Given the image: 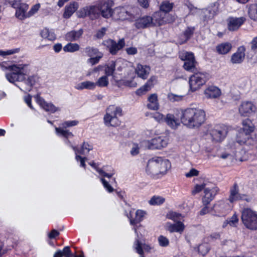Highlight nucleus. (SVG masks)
<instances>
[{
    "label": "nucleus",
    "mask_w": 257,
    "mask_h": 257,
    "mask_svg": "<svg viewBox=\"0 0 257 257\" xmlns=\"http://www.w3.org/2000/svg\"><path fill=\"white\" fill-rule=\"evenodd\" d=\"M182 123L189 128H198L206 120L205 111L197 107H188L181 110Z\"/></svg>",
    "instance_id": "nucleus-1"
},
{
    "label": "nucleus",
    "mask_w": 257,
    "mask_h": 257,
    "mask_svg": "<svg viewBox=\"0 0 257 257\" xmlns=\"http://www.w3.org/2000/svg\"><path fill=\"white\" fill-rule=\"evenodd\" d=\"M171 167L168 160L157 157L148 161L146 172L153 177L158 178L166 174Z\"/></svg>",
    "instance_id": "nucleus-2"
},
{
    "label": "nucleus",
    "mask_w": 257,
    "mask_h": 257,
    "mask_svg": "<svg viewBox=\"0 0 257 257\" xmlns=\"http://www.w3.org/2000/svg\"><path fill=\"white\" fill-rule=\"evenodd\" d=\"M208 75L206 72H197L189 78V92H194L199 90L208 80Z\"/></svg>",
    "instance_id": "nucleus-3"
},
{
    "label": "nucleus",
    "mask_w": 257,
    "mask_h": 257,
    "mask_svg": "<svg viewBox=\"0 0 257 257\" xmlns=\"http://www.w3.org/2000/svg\"><path fill=\"white\" fill-rule=\"evenodd\" d=\"M135 9L130 6H119L113 9L112 19L132 21L135 18Z\"/></svg>",
    "instance_id": "nucleus-4"
},
{
    "label": "nucleus",
    "mask_w": 257,
    "mask_h": 257,
    "mask_svg": "<svg viewBox=\"0 0 257 257\" xmlns=\"http://www.w3.org/2000/svg\"><path fill=\"white\" fill-rule=\"evenodd\" d=\"M241 219L242 224L248 229L257 230V211L249 208H243L241 211Z\"/></svg>",
    "instance_id": "nucleus-5"
},
{
    "label": "nucleus",
    "mask_w": 257,
    "mask_h": 257,
    "mask_svg": "<svg viewBox=\"0 0 257 257\" xmlns=\"http://www.w3.org/2000/svg\"><path fill=\"white\" fill-rule=\"evenodd\" d=\"M144 229V227L142 224H139V226L135 227L133 229L135 231L136 237L134 242L133 247L136 251L141 255V257H144V251L147 252H151L154 249V246L147 243L143 244L141 242L140 239L142 236V234L140 232V229Z\"/></svg>",
    "instance_id": "nucleus-6"
},
{
    "label": "nucleus",
    "mask_w": 257,
    "mask_h": 257,
    "mask_svg": "<svg viewBox=\"0 0 257 257\" xmlns=\"http://www.w3.org/2000/svg\"><path fill=\"white\" fill-rule=\"evenodd\" d=\"M121 115L122 110L120 108L114 105L109 106L103 117L105 124L108 126L118 125L120 121L117 117Z\"/></svg>",
    "instance_id": "nucleus-7"
},
{
    "label": "nucleus",
    "mask_w": 257,
    "mask_h": 257,
    "mask_svg": "<svg viewBox=\"0 0 257 257\" xmlns=\"http://www.w3.org/2000/svg\"><path fill=\"white\" fill-rule=\"evenodd\" d=\"M169 138L167 136H160L142 142V145L150 150H160L167 146Z\"/></svg>",
    "instance_id": "nucleus-8"
},
{
    "label": "nucleus",
    "mask_w": 257,
    "mask_h": 257,
    "mask_svg": "<svg viewBox=\"0 0 257 257\" xmlns=\"http://www.w3.org/2000/svg\"><path fill=\"white\" fill-rule=\"evenodd\" d=\"M14 60L3 61L0 63V67L4 71L8 70L10 72L7 73L6 77L7 80L14 85H16V64Z\"/></svg>",
    "instance_id": "nucleus-9"
},
{
    "label": "nucleus",
    "mask_w": 257,
    "mask_h": 257,
    "mask_svg": "<svg viewBox=\"0 0 257 257\" xmlns=\"http://www.w3.org/2000/svg\"><path fill=\"white\" fill-rule=\"evenodd\" d=\"M179 57L184 62L183 68L189 72H194L197 64L194 54L192 52L182 51L179 53Z\"/></svg>",
    "instance_id": "nucleus-10"
},
{
    "label": "nucleus",
    "mask_w": 257,
    "mask_h": 257,
    "mask_svg": "<svg viewBox=\"0 0 257 257\" xmlns=\"http://www.w3.org/2000/svg\"><path fill=\"white\" fill-rule=\"evenodd\" d=\"M78 123V121L76 120L65 121L61 124V126L55 127L56 133L58 136L64 137L67 139L72 138L73 134L66 128L77 125Z\"/></svg>",
    "instance_id": "nucleus-11"
},
{
    "label": "nucleus",
    "mask_w": 257,
    "mask_h": 257,
    "mask_svg": "<svg viewBox=\"0 0 257 257\" xmlns=\"http://www.w3.org/2000/svg\"><path fill=\"white\" fill-rule=\"evenodd\" d=\"M238 112L243 116H250L255 115L257 117V104L251 101H243L238 107Z\"/></svg>",
    "instance_id": "nucleus-12"
},
{
    "label": "nucleus",
    "mask_w": 257,
    "mask_h": 257,
    "mask_svg": "<svg viewBox=\"0 0 257 257\" xmlns=\"http://www.w3.org/2000/svg\"><path fill=\"white\" fill-rule=\"evenodd\" d=\"M72 149L75 153V159L78 162L80 161V166L85 168L86 158L80 156L78 154L86 155L87 154L90 150H92V146L88 143L83 142L80 149H78L76 147H72Z\"/></svg>",
    "instance_id": "nucleus-13"
},
{
    "label": "nucleus",
    "mask_w": 257,
    "mask_h": 257,
    "mask_svg": "<svg viewBox=\"0 0 257 257\" xmlns=\"http://www.w3.org/2000/svg\"><path fill=\"white\" fill-rule=\"evenodd\" d=\"M152 19L154 27L170 23L174 21V19L171 15L164 13L161 11L155 13L152 17Z\"/></svg>",
    "instance_id": "nucleus-14"
},
{
    "label": "nucleus",
    "mask_w": 257,
    "mask_h": 257,
    "mask_svg": "<svg viewBox=\"0 0 257 257\" xmlns=\"http://www.w3.org/2000/svg\"><path fill=\"white\" fill-rule=\"evenodd\" d=\"M227 128L224 125H217L210 131V135L214 141L219 142L226 137Z\"/></svg>",
    "instance_id": "nucleus-15"
},
{
    "label": "nucleus",
    "mask_w": 257,
    "mask_h": 257,
    "mask_svg": "<svg viewBox=\"0 0 257 257\" xmlns=\"http://www.w3.org/2000/svg\"><path fill=\"white\" fill-rule=\"evenodd\" d=\"M228 200L231 203L238 200H245L247 202H249L251 200V198L245 194H240L237 185L234 184L230 188Z\"/></svg>",
    "instance_id": "nucleus-16"
},
{
    "label": "nucleus",
    "mask_w": 257,
    "mask_h": 257,
    "mask_svg": "<svg viewBox=\"0 0 257 257\" xmlns=\"http://www.w3.org/2000/svg\"><path fill=\"white\" fill-rule=\"evenodd\" d=\"M246 18L244 17H229L226 20L227 29L229 31H237L245 23Z\"/></svg>",
    "instance_id": "nucleus-17"
},
{
    "label": "nucleus",
    "mask_w": 257,
    "mask_h": 257,
    "mask_svg": "<svg viewBox=\"0 0 257 257\" xmlns=\"http://www.w3.org/2000/svg\"><path fill=\"white\" fill-rule=\"evenodd\" d=\"M103 44L108 49L111 54L114 55L124 46L125 42L123 39L119 40L117 43L112 40L108 39L104 41Z\"/></svg>",
    "instance_id": "nucleus-18"
},
{
    "label": "nucleus",
    "mask_w": 257,
    "mask_h": 257,
    "mask_svg": "<svg viewBox=\"0 0 257 257\" xmlns=\"http://www.w3.org/2000/svg\"><path fill=\"white\" fill-rule=\"evenodd\" d=\"M236 142L240 145L252 146L255 143V140L251 135L241 131H239L236 135Z\"/></svg>",
    "instance_id": "nucleus-19"
},
{
    "label": "nucleus",
    "mask_w": 257,
    "mask_h": 257,
    "mask_svg": "<svg viewBox=\"0 0 257 257\" xmlns=\"http://www.w3.org/2000/svg\"><path fill=\"white\" fill-rule=\"evenodd\" d=\"M152 17L144 16L136 20L134 25L138 29H144L154 27Z\"/></svg>",
    "instance_id": "nucleus-20"
},
{
    "label": "nucleus",
    "mask_w": 257,
    "mask_h": 257,
    "mask_svg": "<svg viewBox=\"0 0 257 257\" xmlns=\"http://www.w3.org/2000/svg\"><path fill=\"white\" fill-rule=\"evenodd\" d=\"M31 72L29 65L19 62L17 64V81H23L28 77Z\"/></svg>",
    "instance_id": "nucleus-21"
},
{
    "label": "nucleus",
    "mask_w": 257,
    "mask_h": 257,
    "mask_svg": "<svg viewBox=\"0 0 257 257\" xmlns=\"http://www.w3.org/2000/svg\"><path fill=\"white\" fill-rule=\"evenodd\" d=\"M165 229L170 233L177 232L181 234L184 231L185 226L184 224L180 221L172 223L167 222L165 225Z\"/></svg>",
    "instance_id": "nucleus-22"
},
{
    "label": "nucleus",
    "mask_w": 257,
    "mask_h": 257,
    "mask_svg": "<svg viewBox=\"0 0 257 257\" xmlns=\"http://www.w3.org/2000/svg\"><path fill=\"white\" fill-rule=\"evenodd\" d=\"M35 98L37 103L46 111L54 113L60 110L58 107L55 106L53 104L47 102L40 95H36Z\"/></svg>",
    "instance_id": "nucleus-23"
},
{
    "label": "nucleus",
    "mask_w": 257,
    "mask_h": 257,
    "mask_svg": "<svg viewBox=\"0 0 257 257\" xmlns=\"http://www.w3.org/2000/svg\"><path fill=\"white\" fill-rule=\"evenodd\" d=\"M146 215V211L141 209L136 211L135 216L132 214V212L130 211V215L128 216L130 219V224L134 226V228L138 226L137 224L144 220Z\"/></svg>",
    "instance_id": "nucleus-24"
},
{
    "label": "nucleus",
    "mask_w": 257,
    "mask_h": 257,
    "mask_svg": "<svg viewBox=\"0 0 257 257\" xmlns=\"http://www.w3.org/2000/svg\"><path fill=\"white\" fill-rule=\"evenodd\" d=\"M112 4L109 2H105L99 5V12L101 15L104 18L112 19L113 9Z\"/></svg>",
    "instance_id": "nucleus-25"
},
{
    "label": "nucleus",
    "mask_w": 257,
    "mask_h": 257,
    "mask_svg": "<svg viewBox=\"0 0 257 257\" xmlns=\"http://www.w3.org/2000/svg\"><path fill=\"white\" fill-rule=\"evenodd\" d=\"M245 48L244 46H240L236 52L233 54L231 57V62L233 64H239L241 63L245 57Z\"/></svg>",
    "instance_id": "nucleus-26"
},
{
    "label": "nucleus",
    "mask_w": 257,
    "mask_h": 257,
    "mask_svg": "<svg viewBox=\"0 0 257 257\" xmlns=\"http://www.w3.org/2000/svg\"><path fill=\"white\" fill-rule=\"evenodd\" d=\"M221 93L220 90L215 86H209L204 90V94L207 99L218 98Z\"/></svg>",
    "instance_id": "nucleus-27"
},
{
    "label": "nucleus",
    "mask_w": 257,
    "mask_h": 257,
    "mask_svg": "<svg viewBox=\"0 0 257 257\" xmlns=\"http://www.w3.org/2000/svg\"><path fill=\"white\" fill-rule=\"evenodd\" d=\"M229 205L227 203L222 201H219L214 206L213 209L215 212L214 215L217 216L224 215L229 210Z\"/></svg>",
    "instance_id": "nucleus-28"
},
{
    "label": "nucleus",
    "mask_w": 257,
    "mask_h": 257,
    "mask_svg": "<svg viewBox=\"0 0 257 257\" xmlns=\"http://www.w3.org/2000/svg\"><path fill=\"white\" fill-rule=\"evenodd\" d=\"M83 30L80 29L78 30H72L67 32L64 36L65 40L69 42H74L78 40L82 36Z\"/></svg>",
    "instance_id": "nucleus-29"
},
{
    "label": "nucleus",
    "mask_w": 257,
    "mask_h": 257,
    "mask_svg": "<svg viewBox=\"0 0 257 257\" xmlns=\"http://www.w3.org/2000/svg\"><path fill=\"white\" fill-rule=\"evenodd\" d=\"M150 71V68L147 65L138 64L135 68V72L139 77L146 79Z\"/></svg>",
    "instance_id": "nucleus-30"
},
{
    "label": "nucleus",
    "mask_w": 257,
    "mask_h": 257,
    "mask_svg": "<svg viewBox=\"0 0 257 257\" xmlns=\"http://www.w3.org/2000/svg\"><path fill=\"white\" fill-rule=\"evenodd\" d=\"M148 103L147 107L153 110H157L159 108V103L157 94L156 93L151 94L148 98Z\"/></svg>",
    "instance_id": "nucleus-31"
},
{
    "label": "nucleus",
    "mask_w": 257,
    "mask_h": 257,
    "mask_svg": "<svg viewBox=\"0 0 257 257\" xmlns=\"http://www.w3.org/2000/svg\"><path fill=\"white\" fill-rule=\"evenodd\" d=\"M165 121L167 125L172 129H176L180 125V121L174 114L168 113L165 118Z\"/></svg>",
    "instance_id": "nucleus-32"
},
{
    "label": "nucleus",
    "mask_w": 257,
    "mask_h": 257,
    "mask_svg": "<svg viewBox=\"0 0 257 257\" xmlns=\"http://www.w3.org/2000/svg\"><path fill=\"white\" fill-rule=\"evenodd\" d=\"M79 5L77 2L70 3L68 6L65 7V12L63 14V17L65 18H69L72 14L78 9Z\"/></svg>",
    "instance_id": "nucleus-33"
},
{
    "label": "nucleus",
    "mask_w": 257,
    "mask_h": 257,
    "mask_svg": "<svg viewBox=\"0 0 257 257\" xmlns=\"http://www.w3.org/2000/svg\"><path fill=\"white\" fill-rule=\"evenodd\" d=\"M242 127L239 130L251 135L254 129L251 121L248 118L245 119L242 121Z\"/></svg>",
    "instance_id": "nucleus-34"
},
{
    "label": "nucleus",
    "mask_w": 257,
    "mask_h": 257,
    "mask_svg": "<svg viewBox=\"0 0 257 257\" xmlns=\"http://www.w3.org/2000/svg\"><path fill=\"white\" fill-rule=\"evenodd\" d=\"M232 48V45L229 42H225L218 45L216 47V51L219 54L224 55L228 53Z\"/></svg>",
    "instance_id": "nucleus-35"
},
{
    "label": "nucleus",
    "mask_w": 257,
    "mask_h": 257,
    "mask_svg": "<svg viewBox=\"0 0 257 257\" xmlns=\"http://www.w3.org/2000/svg\"><path fill=\"white\" fill-rule=\"evenodd\" d=\"M248 17L252 20L257 21V4H251L246 6Z\"/></svg>",
    "instance_id": "nucleus-36"
},
{
    "label": "nucleus",
    "mask_w": 257,
    "mask_h": 257,
    "mask_svg": "<svg viewBox=\"0 0 257 257\" xmlns=\"http://www.w3.org/2000/svg\"><path fill=\"white\" fill-rule=\"evenodd\" d=\"M41 37L49 41H54L56 38V36L53 30L47 28L43 29L41 32Z\"/></svg>",
    "instance_id": "nucleus-37"
},
{
    "label": "nucleus",
    "mask_w": 257,
    "mask_h": 257,
    "mask_svg": "<svg viewBox=\"0 0 257 257\" xmlns=\"http://www.w3.org/2000/svg\"><path fill=\"white\" fill-rule=\"evenodd\" d=\"M165 201V198L162 196L154 195L149 200L148 203L152 206H159L163 204Z\"/></svg>",
    "instance_id": "nucleus-38"
},
{
    "label": "nucleus",
    "mask_w": 257,
    "mask_h": 257,
    "mask_svg": "<svg viewBox=\"0 0 257 257\" xmlns=\"http://www.w3.org/2000/svg\"><path fill=\"white\" fill-rule=\"evenodd\" d=\"M28 9V5L25 3L17 4V18L23 20L26 18H22L20 15L23 14H27V11Z\"/></svg>",
    "instance_id": "nucleus-39"
},
{
    "label": "nucleus",
    "mask_w": 257,
    "mask_h": 257,
    "mask_svg": "<svg viewBox=\"0 0 257 257\" xmlns=\"http://www.w3.org/2000/svg\"><path fill=\"white\" fill-rule=\"evenodd\" d=\"M204 195L202 198L204 205H208L213 199L214 195L212 194L211 190L208 188L204 189Z\"/></svg>",
    "instance_id": "nucleus-40"
},
{
    "label": "nucleus",
    "mask_w": 257,
    "mask_h": 257,
    "mask_svg": "<svg viewBox=\"0 0 257 257\" xmlns=\"http://www.w3.org/2000/svg\"><path fill=\"white\" fill-rule=\"evenodd\" d=\"M238 222V218L237 214L234 213L231 217L229 219L226 220L222 224V227L225 228L227 225H229L232 227H235Z\"/></svg>",
    "instance_id": "nucleus-41"
},
{
    "label": "nucleus",
    "mask_w": 257,
    "mask_h": 257,
    "mask_svg": "<svg viewBox=\"0 0 257 257\" xmlns=\"http://www.w3.org/2000/svg\"><path fill=\"white\" fill-rule=\"evenodd\" d=\"M65 52L74 53L80 49V46L77 43H69L63 48Z\"/></svg>",
    "instance_id": "nucleus-42"
},
{
    "label": "nucleus",
    "mask_w": 257,
    "mask_h": 257,
    "mask_svg": "<svg viewBox=\"0 0 257 257\" xmlns=\"http://www.w3.org/2000/svg\"><path fill=\"white\" fill-rule=\"evenodd\" d=\"M174 6L173 3H170L168 1H164L162 3L160 7V11L164 13L169 14V13L172 10Z\"/></svg>",
    "instance_id": "nucleus-43"
},
{
    "label": "nucleus",
    "mask_w": 257,
    "mask_h": 257,
    "mask_svg": "<svg viewBox=\"0 0 257 257\" xmlns=\"http://www.w3.org/2000/svg\"><path fill=\"white\" fill-rule=\"evenodd\" d=\"M96 86L99 87H106L109 84L108 76L103 75L99 77L95 82Z\"/></svg>",
    "instance_id": "nucleus-44"
},
{
    "label": "nucleus",
    "mask_w": 257,
    "mask_h": 257,
    "mask_svg": "<svg viewBox=\"0 0 257 257\" xmlns=\"http://www.w3.org/2000/svg\"><path fill=\"white\" fill-rule=\"evenodd\" d=\"M84 51L86 55L89 58L98 55L99 54H102L97 49L91 47H86Z\"/></svg>",
    "instance_id": "nucleus-45"
},
{
    "label": "nucleus",
    "mask_w": 257,
    "mask_h": 257,
    "mask_svg": "<svg viewBox=\"0 0 257 257\" xmlns=\"http://www.w3.org/2000/svg\"><path fill=\"white\" fill-rule=\"evenodd\" d=\"M28 79L24 80L25 83L28 85V88H26L25 91H30V87L34 85L35 83L38 80L37 76L33 75L27 77Z\"/></svg>",
    "instance_id": "nucleus-46"
},
{
    "label": "nucleus",
    "mask_w": 257,
    "mask_h": 257,
    "mask_svg": "<svg viewBox=\"0 0 257 257\" xmlns=\"http://www.w3.org/2000/svg\"><path fill=\"white\" fill-rule=\"evenodd\" d=\"M115 65L114 62H111L106 65L104 69L105 75L108 77L112 75L115 70Z\"/></svg>",
    "instance_id": "nucleus-47"
},
{
    "label": "nucleus",
    "mask_w": 257,
    "mask_h": 257,
    "mask_svg": "<svg viewBox=\"0 0 257 257\" xmlns=\"http://www.w3.org/2000/svg\"><path fill=\"white\" fill-rule=\"evenodd\" d=\"M40 8V4H36L31 8V10L27 13V14H23L21 15L20 16L22 17V18H29L36 14Z\"/></svg>",
    "instance_id": "nucleus-48"
},
{
    "label": "nucleus",
    "mask_w": 257,
    "mask_h": 257,
    "mask_svg": "<svg viewBox=\"0 0 257 257\" xmlns=\"http://www.w3.org/2000/svg\"><path fill=\"white\" fill-rule=\"evenodd\" d=\"M184 96V95H177L173 93H169L167 95V98L171 102H174L182 100Z\"/></svg>",
    "instance_id": "nucleus-49"
},
{
    "label": "nucleus",
    "mask_w": 257,
    "mask_h": 257,
    "mask_svg": "<svg viewBox=\"0 0 257 257\" xmlns=\"http://www.w3.org/2000/svg\"><path fill=\"white\" fill-rule=\"evenodd\" d=\"M167 217L175 222H177L178 220L181 219L183 216L180 213L176 212H170L167 214Z\"/></svg>",
    "instance_id": "nucleus-50"
},
{
    "label": "nucleus",
    "mask_w": 257,
    "mask_h": 257,
    "mask_svg": "<svg viewBox=\"0 0 257 257\" xmlns=\"http://www.w3.org/2000/svg\"><path fill=\"white\" fill-rule=\"evenodd\" d=\"M194 30V29L193 28H188L186 29L183 33V37L184 38L181 43H183L186 42L192 35Z\"/></svg>",
    "instance_id": "nucleus-51"
},
{
    "label": "nucleus",
    "mask_w": 257,
    "mask_h": 257,
    "mask_svg": "<svg viewBox=\"0 0 257 257\" xmlns=\"http://www.w3.org/2000/svg\"><path fill=\"white\" fill-rule=\"evenodd\" d=\"M89 16L95 18L98 15L99 11V6L96 7L95 6H88Z\"/></svg>",
    "instance_id": "nucleus-52"
},
{
    "label": "nucleus",
    "mask_w": 257,
    "mask_h": 257,
    "mask_svg": "<svg viewBox=\"0 0 257 257\" xmlns=\"http://www.w3.org/2000/svg\"><path fill=\"white\" fill-rule=\"evenodd\" d=\"M102 56V54H99L98 55L90 57L87 59V63L90 64L91 66L94 65L99 62Z\"/></svg>",
    "instance_id": "nucleus-53"
},
{
    "label": "nucleus",
    "mask_w": 257,
    "mask_h": 257,
    "mask_svg": "<svg viewBox=\"0 0 257 257\" xmlns=\"http://www.w3.org/2000/svg\"><path fill=\"white\" fill-rule=\"evenodd\" d=\"M158 241L160 246L162 247L168 246L169 244V239L164 235H160L158 237Z\"/></svg>",
    "instance_id": "nucleus-54"
},
{
    "label": "nucleus",
    "mask_w": 257,
    "mask_h": 257,
    "mask_svg": "<svg viewBox=\"0 0 257 257\" xmlns=\"http://www.w3.org/2000/svg\"><path fill=\"white\" fill-rule=\"evenodd\" d=\"M151 89V88L148 85V84L146 83L141 87L137 89L136 91V93L138 95H142L145 94Z\"/></svg>",
    "instance_id": "nucleus-55"
},
{
    "label": "nucleus",
    "mask_w": 257,
    "mask_h": 257,
    "mask_svg": "<svg viewBox=\"0 0 257 257\" xmlns=\"http://www.w3.org/2000/svg\"><path fill=\"white\" fill-rule=\"evenodd\" d=\"M77 16L78 18H85L89 16L88 6H86L82 9H80L77 12Z\"/></svg>",
    "instance_id": "nucleus-56"
},
{
    "label": "nucleus",
    "mask_w": 257,
    "mask_h": 257,
    "mask_svg": "<svg viewBox=\"0 0 257 257\" xmlns=\"http://www.w3.org/2000/svg\"><path fill=\"white\" fill-rule=\"evenodd\" d=\"M235 157L236 160L242 162L247 160L245 152L243 150L239 152H237L235 154Z\"/></svg>",
    "instance_id": "nucleus-57"
},
{
    "label": "nucleus",
    "mask_w": 257,
    "mask_h": 257,
    "mask_svg": "<svg viewBox=\"0 0 257 257\" xmlns=\"http://www.w3.org/2000/svg\"><path fill=\"white\" fill-rule=\"evenodd\" d=\"M198 252L203 255H205L209 250L208 245L206 243L200 244L198 247Z\"/></svg>",
    "instance_id": "nucleus-58"
},
{
    "label": "nucleus",
    "mask_w": 257,
    "mask_h": 257,
    "mask_svg": "<svg viewBox=\"0 0 257 257\" xmlns=\"http://www.w3.org/2000/svg\"><path fill=\"white\" fill-rule=\"evenodd\" d=\"M205 187V184H196L195 185L193 189L192 190V194L195 195L201 192Z\"/></svg>",
    "instance_id": "nucleus-59"
},
{
    "label": "nucleus",
    "mask_w": 257,
    "mask_h": 257,
    "mask_svg": "<svg viewBox=\"0 0 257 257\" xmlns=\"http://www.w3.org/2000/svg\"><path fill=\"white\" fill-rule=\"evenodd\" d=\"M199 172L195 168H191L188 172L186 173L185 176L187 178H191L199 175Z\"/></svg>",
    "instance_id": "nucleus-60"
},
{
    "label": "nucleus",
    "mask_w": 257,
    "mask_h": 257,
    "mask_svg": "<svg viewBox=\"0 0 257 257\" xmlns=\"http://www.w3.org/2000/svg\"><path fill=\"white\" fill-rule=\"evenodd\" d=\"M103 187L109 193L112 192L113 191V187L103 178H100Z\"/></svg>",
    "instance_id": "nucleus-61"
},
{
    "label": "nucleus",
    "mask_w": 257,
    "mask_h": 257,
    "mask_svg": "<svg viewBox=\"0 0 257 257\" xmlns=\"http://www.w3.org/2000/svg\"><path fill=\"white\" fill-rule=\"evenodd\" d=\"M15 53H16V49L8 50L6 51L0 50V56L3 57L4 58H5L8 55L14 54Z\"/></svg>",
    "instance_id": "nucleus-62"
},
{
    "label": "nucleus",
    "mask_w": 257,
    "mask_h": 257,
    "mask_svg": "<svg viewBox=\"0 0 257 257\" xmlns=\"http://www.w3.org/2000/svg\"><path fill=\"white\" fill-rule=\"evenodd\" d=\"M61 251L63 252V255L65 256V257H74V256L75 255L71 253L69 246H65L63 248V250Z\"/></svg>",
    "instance_id": "nucleus-63"
},
{
    "label": "nucleus",
    "mask_w": 257,
    "mask_h": 257,
    "mask_svg": "<svg viewBox=\"0 0 257 257\" xmlns=\"http://www.w3.org/2000/svg\"><path fill=\"white\" fill-rule=\"evenodd\" d=\"M84 82L85 89H86L93 90L96 87L95 82L90 81H85Z\"/></svg>",
    "instance_id": "nucleus-64"
}]
</instances>
